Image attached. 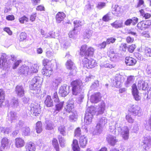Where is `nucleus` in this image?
<instances>
[{
  "label": "nucleus",
  "instance_id": "obj_1",
  "mask_svg": "<svg viewBox=\"0 0 151 151\" xmlns=\"http://www.w3.org/2000/svg\"><path fill=\"white\" fill-rule=\"evenodd\" d=\"M71 84L73 95L78 96L77 98L78 102L81 103L84 97V94L82 89V81L80 80L74 81L71 83Z\"/></svg>",
  "mask_w": 151,
  "mask_h": 151
},
{
  "label": "nucleus",
  "instance_id": "obj_2",
  "mask_svg": "<svg viewBox=\"0 0 151 151\" xmlns=\"http://www.w3.org/2000/svg\"><path fill=\"white\" fill-rule=\"evenodd\" d=\"M43 81V78L39 76H35L32 78L29 86L30 92L37 96V94L40 93V88Z\"/></svg>",
  "mask_w": 151,
  "mask_h": 151
},
{
  "label": "nucleus",
  "instance_id": "obj_3",
  "mask_svg": "<svg viewBox=\"0 0 151 151\" xmlns=\"http://www.w3.org/2000/svg\"><path fill=\"white\" fill-rule=\"evenodd\" d=\"M38 67L35 64L30 66L24 65L19 68L18 72L20 74L27 76L28 75H30L32 73H37L38 71Z\"/></svg>",
  "mask_w": 151,
  "mask_h": 151
},
{
  "label": "nucleus",
  "instance_id": "obj_4",
  "mask_svg": "<svg viewBox=\"0 0 151 151\" xmlns=\"http://www.w3.org/2000/svg\"><path fill=\"white\" fill-rule=\"evenodd\" d=\"M11 60H7V56L4 53H2L0 59V68L4 70H6L10 68L11 65V60L13 61L16 59L14 55H11Z\"/></svg>",
  "mask_w": 151,
  "mask_h": 151
},
{
  "label": "nucleus",
  "instance_id": "obj_5",
  "mask_svg": "<svg viewBox=\"0 0 151 151\" xmlns=\"http://www.w3.org/2000/svg\"><path fill=\"white\" fill-rule=\"evenodd\" d=\"M108 119L104 117L101 118L97 124L95 129L93 132V134L94 135H99L102 132L103 127L107 123Z\"/></svg>",
  "mask_w": 151,
  "mask_h": 151
},
{
  "label": "nucleus",
  "instance_id": "obj_6",
  "mask_svg": "<svg viewBox=\"0 0 151 151\" xmlns=\"http://www.w3.org/2000/svg\"><path fill=\"white\" fill-rule=\"evenodd\" d=\"M122 124V123L120 125H119V127L118 128V132L121 135L122 138L124 140H127L128 139L129 137V129L127 127H124L122 128H121Z\"/></svg>",
  "mask_w": 151,
  "mask_h": 151
},
{
  "label": "nucleus",
  "instance_id": "obj_7",
  "mask_svg": "<svg viewBox=\"0 0 151 151\" xmlns=\"http://www.w3.org/2000/svg\"><path fill=\"white\" fill-rule=\"evenodd\" d=\"M82 62L83 67L88 68H93L97 66V64L96 60L92 58L89 60L86 57L84 58Z\"/></svg>",
  "mask_w": 151,
  "mask_h": 151
},
{
  "label": "nucleus",
  "instance_id": "obj_8",
  "mask_svg": "<svg viewBox=\"0 0 151 151\" xmlns=\"http://www.w3.org/2000/svg\"><path fill=\"white\" fill-rule=\"evenodd\" d=\"M141 145L143 149L145 150L149 149L151 147V137L148 135L144 137Z\"/></svg>",
  "mask_w": 151,
  "mask_h": 151
},
{
  "label": "nucleus",
  "instance_id": "obj_9",
  "mask_svg": "<svg viewBox=\"0 0 151 151\" xmlns=\"http://www.w3.org/2000/svg\"><path fill=\"white\" fill-rule=\"evenodd\" d=\"M129 111L134 116H140L142 114V109L140 106L137 105L131 106L129 108Z\"/></svg>",
  "mask_w": 151,
  "mask_h": 151
},
{
  "label": "nucleus",
  "instance_id": "obj_10",
  "mask_svg": "<svg viewBox=\"0 0 151 151\" xmlns=\"http://www.w3.org/2000/svg\"><path fill=\"white\" fill-rule=\"evenodd\" d=\"M123 76L120 74H116L113 79L112 83L114 86L116 88H120L122 84V82L124 81Z\"/></svg>",
  "mask_w": 151,
  "mask_h": 151
},
{
  "label": "nucleus",
  "instance_id": "obj_11",
  "mask_svg": "<svg viewBox=\"0 0 151 151\" xmlns=\"http://www.w3.org/2000/svg\"><path fill=\"white\" fill-rule=\"evenodd\" d=\"M67 68L70 70V73L71 75H74L76 73V68L74 63L70 60H68L66 63Z\"/></svg>",
  "mask_w": 151,
  "mask_h": 151
},
{
  "label": "nucleus",
  "instance_id": "obj_12",
  "mask_svg": "<svg viewBox=\"0 0 151 151\" xmlns=\"http://www.w3.org/2000/svg\"><path fill=\"white\" fill-rule=\"evenodd\" d=\"M121 124V122L119 120L111 122L109 124V131L114 134H116V129H117L118 131V127Z\"/></svg>",
  "mask_w": 151,
  "mask_h": 151
},
{
  "label": "nucleus",
  "instance_id": "obj_13",
  "mask_svg": "<svg viewBox=\"0 0 151 151\" xmlns=\"http://www.w3.org/2000/svg\"><path fill=\"white\" fill-rule=\"evenodd\" d=\"M73 108L74 105L73 104L68 102L62 112L63 116L64 117L67 116L69 113L72 112V109Z\"/></svg>",
  "mask_w": 151,
  "mask_h": 151
},
{
  "label": "nucleus",
  "instance_id": "obj_14",
  "mask_svg": "<svg viewBox=\"0 0 151 151\" xmlns=\"http://www.w3.org/2000/svg\"><path fill=\"white\" fill-rule=\"evenodd\" d=\"M112 13L117 17L120 16L122 14V9L118 5H113L112 6Z\"/></svg>",
  "mask_w": 151,
  "mask_h": 151
},
{
  "label": "nucleus",
  "instance_id": "obj_15",
  "mask_svg": "<svg viewBox=\"0 0 151 151\" xmlns=\"http://www.w3.org/2000/svg\"><path fill=\"white\" fill-rule=\"evenodd\" d=\"M132 92L134 98L136 101H139L141 97L139 94V92L135 84H133L132 86Z\"/></svg>",
  "mask_w": 151,
  "mask_h": 151
},
{
  "label": "nucleus",
  "instance_id": "obj_16",
  "mask_svg": "<svg viewBox=\"0 0 151 151\" xmlns=\"http://www.w3.org/2000/svg\"><path fill=\"white\" fill-rule=\"evenodd\" d=\"M151 25V21L148 20L141 22L137 24L138 28L142 30L148 28Z\"/></svg>",
  "mask_w": 151,
  "mask_h": 151
},
{
  "label": "nucleus",
  "instance_id": "obj_17",
  "mask_svg": "<svg viewBox=\"0 0 151 151\" xmlns=\"http://www.w3.org/2000/svg\"><path fill=\"white\" fill-rule=\"evenodd\" d=\"M42 72L43 74L49 77L53 73L52 68L49 65H47L42 70Z\"/></svg>",
  "mask_w": 151,
  "mask_h": 151
},
{
  "label": "nucleus",
  "instance_id": "obj_18",
  "mask_svg": "<svg viewBox=\"0 0 151 151\" xmlns=\"http://www.w3.org/2000/svg\"><path fill=\"white\" fill-rule=\"evenodd\" d=\"M101 98L100 93H96L91 96L90 100L92 103H96L100 101Z\"/></svg>",
  "mask_w": 151,
  "mask_h": 151
},
{
  "label": "nucleus",
  "instance_id": "obj_19",
  "mask_svg": "<svg viewBox=\"0 0 151 151\" xmlns=\"http://www.w3.org/2000/svg\"><path fill=\"white\" fill-rule=\"evenodd\" d=\"M68 89L67 86L64 85L60 87L59 93L62 96L65 97L68 93Z\"/></svg>",
  "mask_w": 151,
  "mask_h": 151
},
{
  "label": "nucleus",
  "instance_id": "obj_20",
  "mask_svg": "<svg viewBox=\"0 0 151 151\" xmlns=\"http://www.w3.org/2000/svg\"><path fill=\"white\" fill-rule=\"evenodd\" d=\"M15 92L17 96L20 97L23 96L24 94V91L22 86L17 85L15 88Z\"/></svg>",
  "mask_w": 151,
  "mask_h": 151
},
{
  "label": "nucleus",
  "instance_id": "obj_21",
  "mask_svg": "<svg viewBox=\"0 0 151 151\" xmlns=\"http://www.w3.org/2000/svg\"><path fill=\"white\" fill-rule=\"evenodd\" d=\"M93 116L89 113H86L84 117V122L86 125H89L91 124Z\"/></svg>",
  "mask_w": 151,
  "mask_h": 151
},
{
  "label": "nucleus",
  "instance_id": "obj_22",
  "mask_svg": "<svg viewBox=\"0 0 151 151\" xmlns=\"http://www.w3.org/2000/svg\"><path fill=\"white\" fill-rule=\"evenodd\" d=\"M148 86V84L145 81L141 80L139 81L137 83V86L139 89L145 90Z\"/></svg>",
  "mask_w": 151,
  "mask_h": 151
},
{
  "label": "nucleus",
  "instance_id": "obj_23",
  "mask_svg": "<svg viewBox=\"0 0 151 151\" xmlns=\"http://www.w3.org/2000/svg\"><path fill=\"white\" fill-rule=\"evenodd\" d=\"M65 17V14L63 12H59L56 15V22L59 23L62 21Z\"/></svg>",
  "mask_w": 151,
  "mask_h": 151
},
{
  "label": "nucleus",
  "instance_id": "obj_24",
  "mask_svg": "<svg viewBox=\"0 0 151 151\" xmlns=\"http://www.w3.org/2000/svg\"><path fill=\"white\" fill-rule=\"evenodd\" d=\"M106 139L109 144L112 146L114 145L118 142L116 137L110 135L108 136Z\"/></svg>",
  "mask_w": 151,
  "mask_h": 151
},
{
  "label": "nucleus",
  "instance_id": "obj_25",
  "mask_svg": "<svg viewBox=\"0 0 151 151\" xmlns=\"http://www.w3.org/2000/svg\"><path fill=\"white\" fill-rule=\"evenodd\" d=\"M88 141L87 138L84 135L81 136L79 139V144L81 147L84 148L86 146Z\"/></svg>",
  "mask_w": 151,
  "mask_h": 151
},
{
  "label": "nucleus",
  "instance_id": "obj_26",
  "mask_svg": "<svg viewBox=\"0 0 151 151\" xmlns=\"http://www.w3.org/2000/svg\"><path fill=\"white\" fill-rule=\"evenodd\" d=\"M25 142L24 140L20 137H18L15 139V145L17 148H20L23 147L25 145Z\"/></svg>",
  "mask_w": 151,
  "mask_h": 151
},
{
  "label": "nucleus",
  "instance_id": "obj_27",
  "mask_svg": "<svg viewBox=\"0 0 151 151\" xmlns=\"http://www.w3.org/2000/svg\"><path fill=\"white\" fill-rule=\"evenodd\" d=\"M113 28L115 29H118L123 27V22L122 20H118L115 21L111 24Z\"/></svg>",
  "mask_w": 151,
  "mask_h": 151
},
{
  "label": "nucleus",
  "instance_id": "obj_28",
  "mask_svg": "<svg viewBox=\"0 0 151 151\" xmlns=\"http://www.w3.org/2000/svg\"><path fill=\"white\" fill-rule=\"evenodd\" d=\"M105 103L101 102L97 108L96 109V112L99 114H103L105 110Z\"/></svg>",
  "mask_w": 151,
  "mask_h": 151
},
{
  "label": "nucleus",
  "instance_id": "obj_29",
  "mask_svg": "<svg viewBox=\"0 0 151 151\" xmlns=\"http://www.w3.org/2000/svg\"><path fill=\"white\" fill-rule=\"evenodd\" d=\"M125 62L128 65H133L136 64V61L132 57H127L125 58Z\"/></svg>",
  "mask_w": 151,
  "mask_h": 151
},
{
  "label": "nucleus",
  "instance_id": "obj_30",
  "mask_svg": "<svg viewBox=\"0 0 151 151\" xmlns=\"http://www.w3.org/2000/svg\"><path fill=\"white\" fill-rule=\"evenodd\" d=\"M25 147L26 151H35L36 150L35 145L31 142L27 143Z\"/></svg>",
  "mask_w": 151,
  "mask_h": 151
},
{
  "label": "nucleus",
  "instance_id": "obj_31",
  "mask_svg": "<svg viewBox=\"0 0 151 151\" xmlns=\"http://www.w3.org/2000/svg\"><path fill=\"white\" fill-rule=\"evenodd\" d=\"M1 144L2 147L3 149H4L5 147H9L10 145L9 141L6 137H4L1 139Z\"/></svg>",
  "mask_w": 151,
  "mask_h": 151
},
{
  "label": "nucleus",
  "instance_id": "obj_32",
  "mask_svg": "<svg viewBox=\"0 0 151 151\" xmlns=\"http://www.w3.org/2000/svg\"><path fill=\"white\" fill-rule=\"evenodd\" d=\"M9 119L11 122H14L17 119L16 113L14 111H10L8 114Z\"/></svg>",
  "mask_w": 151,
  "mask_h": 151
},
{
  "label": "nucleus",
  "instance_id": "obj_33",
  "mask_svg": "<svg viewBox=\"0 0 151 151\" xmlns=\"http://www.w3.org/2000/svg\"><path fill=\"white\" fill-rule=\"evenodd\" d=\"M30 110L31 111H34V110L38 109L39 110V109L41 108L40 107V104L37 102H33L32 103L29 105Z\"/></svg>",
  "mask_w": 151,
  "mask_h": 151
},
{
  "label": "nucleus",
  "instance_id": "obj_34",
  "mask_svg": "<svg viewBox=\"0 0 151 151\" xmlns=\"http://www.w3.org/2000/svg\"><path fill=\"white\" fill-rule=\"evenodd\" d=\"M59 34L57 32H55L53 31L49 32L47 35H45L44 37L45 38L48 37H52L53 38H58Z\"/></svg>",
  "mask_w": 151,
  "mask_h": 151
},
{
  "label": "nucleus",
  "instance_id": "obj_35",
  "mask_svg": "<svg viewBox=\"0 0 151 151\" xmlns=\"http://www.w3.org/2000/svg\"><path fill=\"white\" fill-rule=\"evenodd\" d=\"M135 80V78L134 76H130L128 77L127 81L125 83L126 86L128 87L131 85L134 82Z\"/></svg>",
  "mask_w": 151,
  "mask_h": 151
},
{
  "label": "nucleus",
  "instance_id": "obj_36",
  "mask_svg": "<svg viewBox=\"0 0 151 151\" xmlns=\"http://www.w3.org/2000/svg\"><path fill=\"white\" fill-rule=\"evenodd\" d=\"M45 103L46 105L48 107H51L53 106V102L50 96H47L46 98Z\"/></svg>",
  "mask_w": 151,
  "mask_h": 151
},
{
  "label": "nucleus",
  "instance_id": "obj_37",
  "mask_svg": "<svg viewBox=\"0 0 151 151\" xmlns=\"http://www.w3.org/2000/svg\"><path fill=\"white\" fill-rule=\"evenodd\" d=\"M22 134L23 136H28L30 134V129L29 127H26L22 128Z\"/></svg>",
  "mask_w": 151,
  "mask_h": 151
},
{
  "label": "nucleus",
  "instance_id": "obj_38",
  "mask_svg": "<svg viewBox=\"0 0 151 151\" xmlns=\"http://www.w3.org/2000/svg\"><path fill=\"white\" fill-rule=\"evenodd\" d=\"M72 148L73 151H80V148L78 146V141L74 139L72 144Z\"/></svg>",
  "mask_w": 151,
  "mask_h": 151
},
{
  "label": "nucleus",
  "instance_id": "obj_39",
  "mask_svg": "<svg viewBox=\"0 0 151 151\" xmlns=\"http://www.w3.org/2000/svg\"><path fill=\"white\" fill-rule=\"evenodd\" d=\"M61 42L62 47L65 49H66L70 46V42L67 41L65 38H64L63 40L61 41Z\"/></svg>",
  "mask_w": 151,
  "mask_h": 151
},
{
  "label": "nucleus",
  "instance_id": "obj_40",
  "mask_svg": "<svg viewBox=\"0 0 151 151\" xmlns=\"http://www.w3.org/2000/svg\"><path fill=\"white\" fill-rule=\"evenodd\" d=\"M36 132L38 133H40L42 131V124L40 121L38 122L36 124L35 128Z\"/></svg>",
  "mask_w": 151,
  "mask_h": 151
},
{
  "label": "nucleus",
  "instance_id": "obj_41",
  "mask_svg": "<svg viewBox=\"0 0 151 151\" xmlns=\"http://www.w3.org/2000/svg\"><path fill=\"white\" fill-rule=\"evenodd\" d=\"M87 45H82L81 48L80 54L81 55L86 56V52H87Z\"/></svg>",
  "mask_w": 151,
  "mask_h": 151
},
{
  "label": "nucleus",
  "instance_id": "obj_42",
  "mask_svg": "<svg viewBox=\"0 0 151 151\" xmlns=\"http://www.w3.org/2000/svg\"><path fill=\"white\" fill-rule=\"evenodd\" d=\"M62 81V79L60 78H58L53 80L52 81V85L55 88H57L58 85Z\"/></svg>",
  "mask_w": 151,
  "mask_h": 151
},
{
  "label": "nucleus",
  "instance_id": "obj_43",
  "mask_svg": "<svg viewBox=\"0 0 151 151\" xmlns=\"http://www.w3.org/2000/svg\"><path fill=\"white\" fill-rule=\"evenodd\" d=\"M94 49L92 47H90L88 48L87 50V52H86V57L89 56H92L93 55L94 51Z\"/></svg>",
  "mask_w": 151,
  "mask_h": 151
},
{
  "label": "nucleus",
  "instance_id": "obj_44",
  "mask_svg": "<svg viewBox=\"0 0 151 151\" xmlns=\"http://www.w3.org/2000/svg\"><path fill=\"white\" fill-rule=\"evenodd\" d=\"M111 13L109 12L106 14L104 16L102 19L103 21L105 22H108L112 19V17H111Z\"/></svg>",
  "mask_w": 151,
  "mask_h": 151
},
{
  "label": "nucleus",
  "instance_id": "obj_45",
  "mask_svg": "<svg viewBox=\"0 0 151 151\" xmlns=\"http://www.w3.org/2000/svg\"><path fill=\"white\" fill-rule=\"evenodd\" d=\"M11 104L14 108H16L19 106L18 99L17 98H14L12 99Z\"/></svg>",
  "mask_w": 151,
  "mask_h": 151
},
{
  "label": "nucleus",
  "instance_id": "obj_46",
  "mask_svg": "<svg viewBox=\"0 0 151 151\" xmlns=\"http://www.w3.org/2000/svg\"><path fill=\"white\" fill-rule=\"evenodd\" d=\"M58 139L60 145L62 147H64L65 146V140L61 135H59L58 137Z\"/></svg>",
  "mask_w": 151,
  "mask_h": 151
},
{
  "label": "nucleus",
  "instance_id": "obj_47",
  "mask_svg": "<svg viewBox=\"0 0 151 151\" xmlns=\"http://www.w3.org/2000/svg\"><path fill=\"white\" fill-rule=\"evenodd\" d=\"M52 145L56 151H59V145L57 139L53 138L52 141Z\"/></svg>",
  "mask_w": 151,
  "mask_h": 151
},
{
  "label": "nucleus",
  "instance_id": "obj_48",
  "mask_svg": "<svg viewBox=\"0 0 151 151\" xmlns=\"http://www.w3.org/2000/svg\"><path fill=\"white\" fill-rule=\"evenodd\" d=\"M96 112V107L94 106H91L88 109L86 113H91L93 116Z\"/></svg>",
  "mask_w": 151,
  "mask_h": 151
},
{
  "label": "nucleus",
  "instance_id": "obj_49",
  "mask_svg": "<svg viewBox=\"0 0 151 151\" xmlns=\"http://www.w3.org/2000/svg\"><path fill=\"white\" fill-rule=\"evenodd\" d=\"M0 130L1 133L4 134H8L11 131V130L9 128H5L3 127H0Z\"/></svg>",
  "mask_w": 151,
  "mask_h": 151
},
{
  "label": "nucleus",
  "instance_id": "obj_50",
  "mask_svg": "<svg viewBox=\"0 0 151 151\" xmlns=\"http://www.w3.org/2000/svg\"><path fill=\"white\" fill-rule=\"evenodd\" d=\"M93 32L91 30H86L84 34V37L85 38L89 39L91 37Z\"/></svg>",
  "mask_w": 151,
  "mask_h": 151
},
{
  "label": "nucleus",
  "instance_id": "obj_51",
  "mask_svg": "<svg viewBox=\"0 0 151 151\" xmlns=\"http://www.w3.org/2000/svg\"><path fill=\"white\" fill-rule=\"evenodd\" d=\"M45 128L46 129L51 130L53 129V125L52 124L51 122L46 121Z\"/></svg>",
  "mask_w": 151,
  "mask_h": 151
},
{
  "label": "nucleus",
  "instance_id": "obj_52",
  "mask_svg": "<svg viewBox=\"0 0 151 151\" xmlns=\"http://www.w3.org/2000/svg\"><path fill=\"white\" fill-rule=\"evenodd\" d=\"M70 121L74 122L77 121V113L75 112L72 113V114L69 116Z\"/></svg>",
  "mask_w": 151,
  "mask_h": 151
},
{
  "label": "nucleus",
  "instance_id": "obj_53",
  "mask_svg": "<svg viewBox=\"0 0 151 151\" xmlns=\"http://www.w3.org/2000/svg\"><path fill=\"white\" fill-rule=\"evenodd\" d=\"M73 24H74V28L76 29V28L83 25L84 22L79 20H76L74 21Z\"/></svg>",
  "mask_w": 151,
  "mask_h": 151
},
{
  "label": "nucleus",
  "instance_id": "obj_54",
  "mask_svg": "<svg viewBox=\"0 0 151 151\" xmlns=\"http://www.w3.org/2000/svg\"><path fill=\"white\" fill-rule=\"evenodd\" d=\"M58 130L60 133L63 136L66 135L65 128L64 126H60L58 127Z\"/></svg>",
  "mask_w": 151,
  "mask_h": 151
},
{
  "label": "nucleus",
  "instance_id": "obj_55",
  "mask_svg": "<svg viewBox=\"0 0 151 151\" xmlns=\"http://www.w3.org/2000/svg\"><path fill=\"white\" fill-rule=\"evenodd\" d=\"M4 91L2 89H0V105L2 103L5 99Z\"/></svg>",
  "mask_w": 151,
  "mask_h": 151
},
{
  "label": "nucleus",
  "instance_id": "obj_56",
  "mask_svg": "<svg viewBox=\"0 0 151 151\" xmlns=\"http://www.w3.org/2000/svg\"><path fill=\"white\" fill-rule=\"evenodd\" d=\"M64 102L61 101L56 105V111H59L61 110L63 105Z\"/></svg>",
  "mask_w": 151,
  "mask_h": 151
},
{
  "label": "nucleus",
  "instance_id": "obj_57",
  "mask_svg": "<svg viewBox=\"0 0 151 151\" xmlns=\"http://www.w3.org/2000/svg\"><path fill=\"white\" fill-rule=\"evenodd\" d=\"M100 66L101 67H105L110 68H114L115 66V65L110 64L109 63H106L104 64H101Z\"/></svg>",
  "mask_w": 151,
  "mask_h": 151
},
{
  "label": "nucleus",
  "instance_id": "obj_58",
  "mask_svg": "<svg viewBox=\"0 0 151 151\" xmlns=\"http://www.w3.org/2000/svg\"><path fill=\"white\" fill-rule=\"evenodd\" d=\"M52 98L54 101L55 103L59 102L60 100L56 92H55L53 94Z\"/></svg>",
  "mask_w": 151,
  "mask_h": 151
},
{
  "label": "nucleus",
  "instance_id": "obj_59",
  "mask_svg": "<svg viewBox=\"0 0 151 151\" xmlns=\"http://www.w3.org/2000/svg\"><path fill=\"white\" fill-rule=\"evenodd\" d=\"M130 114H128L126 116V119L127 121L129 123H132L134 121V119H133Z\"/></svg>",
  "mask_w": 151,
  "mask_h": 151
},
{
  "label": "nucleus",
  "instance_id": "obj_60",
  "mask_svg": "<svg viewBox=\"0 0 151 151\" xmlns=\"http://www.w3.org/2000/svg\"><path fill=\"white\" fill-rule=\"evenodd\" d=\"M24 124L23 122L19 121L18 123H17L16 125V127L17 129H22L23 125Z\"/></svg>",
  "mask_w": 151,
  "mask_h": 151
},
{
  "label": "nucleus",
  "instance_id": "obj_61",
  "mask_svg": "<svg viewBox=\"0 0 151 151\" xmlns=\"http://www.w3.org/2000/svg\"><path fill=\"white\" fill-rule=\"evenodd\" d=\"M41 109L40 108L39 109V110H38V109L36 110H34V111H31V113L34 116H38L41 113Z\"/></svg>",
  "mask_w": 151,
  "mask_h": 151
},
{
  "label": "nucleus",
  "instance_id": "obj_62",
  "mask_svg": "<svg viewBox=\"0 0 151 151\" xmlns=\"http://www.w3.org/2000/svg\"><path fill=\"white\" fill-rule=\"evenodd\" d=\"M76 30V29L74 28L73 30L70 32L69 33V36L70 38H73L75 37V35H76L75 32Z\"/></svg>",
  "mask_w": 151,
  "mask_h": 151
},
{
  "label": "nucleus",
  "instance_id": "obj_63",
  "mask_svg": "<svg viewBox=\"0 0 151 151\" xmlns=\"http://www.w3.org/2000/svg\"><path fill=\"white\" fill-rule=\"evenodd\" d=\"M28 18L25 16H24L19 19V21L21 23H24L25 22L28 21Z\"/></svg>",
  "mask_w": 151,
  "mask_h": 151
},
{
  "label": "nucleus",
  "instance_id": "obj_64",
  "mask_svg": "<svg viewBox=\"0 0 151 151\" xmlns=\"http://www.w3.org/2000/svg\"><path fill=\"white\" fill-rule=\"evenodd\" d=\"M127 48V46L126 44L122 43L119 46V49L123 52H125Z\"/></svg>",
  "mask_w": 151,
  "mask_h": 151
}]
</instances>
